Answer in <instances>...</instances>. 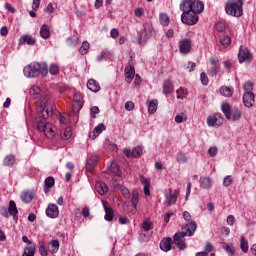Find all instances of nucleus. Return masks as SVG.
<instances>
[{"label": "nucleus", "instance_id": "36", "mask_svg": "<svg viewBox=\"0 0 256 256\" xmlns=\"http://www.w3.org/2000/svg\"><path fill=\"white\" fill-rule=\"evenodd\" d=\"M240 249L243 253H247V251H249V242L245 239V236L241 237Z\"/></svg>", "mask_w": 256, "mask_h": 256}, {"label": "nucleus", "instance_id": "5", "mask_svg": "<svg viewBox=\"0 0 256 256\" xmlns=\"http://www.w3.org/2000/svg\"><path fill=\"white\" fill-rule=\"evenodd\" d=\"M185 9H188L189 11L194 12V14L199 15V13H203L205 4L199 0H194L193 2L183 0L180 4V11H185Z\"/></svg>", "mask_w": 256, "mask_h": 256}, {"label": "nucleus", "instance_id": "60", "mask_svg": "<svg viewBox=\"0 0 256 256\" xmlns=\"http://www.w3.org/2000/svg\"><path fill=\"white\" fill-rule=\"evenodd\" d=\"M220 233L222 235H225L226 237H228V235L231 233V229L229 227H225L223 226L221 229H220Z\"/></svg>", "mask_w": 256, "mask_h": 256}, {"label": "nucleus", "instance_id": "29", "mask_svg": "<svg viewBox=\"0 0 256 256\" xmlns=\"http://www.w3.org/2000/svg\"><path fill=\"white\" fill-rule=\"evenodd\" d=\"M148 104V113H150V115H153L157 112V106L159 105V101H157V99L154 100H148L147 101Z\"/></svg>", "mask_w": 256, "mask_h": 256}, {"label": "nucleus", "instance_id": "22", "mask_svg": "<svg viewBox=\"0 0 256 256\" xmlns=\"http://www.w3.org/2000/svg\"><path fill=\"white\" fill-rule=\"evenodd\" d=\"M221 111H222V113L225 115V118H226L228 121H231L232 112H231V104H229V102H223V103H222V105H221Z\"/></svg>", "mask_w": 256, "mask_h": 256}, {"label": "nucleus", "instance_id": "32", "mask_svg": "<svg viewBox=\"0 0 256 256\" xmlns=\"http://www.w3.org/2000/svg\"><path fill=\"white\" fill-rule=\"evenodd\" d=\"M3 164L5 167H13L15 165V156L13 154L7 155L3 160Z\"/></svg>", "mask_w": 256, "mask_h": 256}, {"label": "nucleus", "instance_id": "9", "mask_svg": "<svg viewBox=\"0 0 256 256\" xmlns=\"http://www.w3.org/2000/svg\"><path fill=\"white\" fill-rule=\"evenodd\" d=\"M224 121L225 118H223V115L221 113H216L213 116H208L207 125L208 127H221Z\"/></svg>", "mask_w": 256, "mask_h": 256}, {"label": "nucleus", "instance_id": "28", "mask_svg": "<svg viewBox=\"0 0 256 256\" xmlns=\"http://www.w3.org/2000/svg\"><path fill=\"white\" fill-rule=\"evenodd\" d=\"M40 37H42V39H49V37H51V30L49 28V25L43 24L41 26Z\"/></svg>", "mask_w": 256, "mask_h": 256}, {"label": "nucleus", "instance_id": "61", "mask_svg": "<svg viewBox=\"0 0 256 256\" xmlns=\"http://www.w3.org/2000/svg\"><path fill=\"white\" fill-rule=\"evenodd\" d=\"M102 55H104L105 59H111V57H113V52L109 51L108 49H104L102 51Z\"/></svg>", "mask_w": 256, "mask_h": 256}, {"label": "nucleus", "instance_id": "6", "mask_svg": "<svg viewBox=\"0 0 256 256\" xmlns=\"http://www.w3.org/2000/svg\"><path fill=\"white\" fill-rule=\"evenodd\" d=\"M37 127H38V130L41 133H44V135L48 139H53V137H55V127L53 126V124L39 120L37 122Z\"/></svg>", "mask_w": 256, "mask_h": 256}, {"label": "nucleus", "instance_id": "7", "mask_svg": "<svg viewBox=\"0 0 256 256\" xmlns=\"http://www.w3.org/2000/svg\"><path fill=\"white\" fill-rule=\"evenodd\" d=\"M181 21L184 25H195L199 21V16L189 9L181 10Z\"/></svg>", "mask_w": 256, "mask_h": 256}, {"label": "nucleus", "instance_id": "10", "mask_svg": "<svg viewBox=\"0 0 256 256\" xmlns=\"http://www.w3.org/2000/svg\"><path fill=\"white\" fill-rule=\"evenodd\" d=\"M22 241L23 243H27V246L24 247V252L22 256H35V251H36L35 243L31 242V240H29L27 236H23Z\"/></svg>", "mask_w": 256, "mask_h": 256}, {"label": "nucleus", "instance_id": "52", "mask_svg": "<svg viewBox=\"0 0 256 256\" xmlns=\"http://www.w3.org/2000/svg\"><path fill=\"white\" fill-rule=\"evenodd\" d=\"M77 43H79V39L75 36H72V37L67 39V44L70 47H76Z\"/></svg>", "mask_w": 256, "mask_h": 256}, {"label": "nucleus", "instance_id": "35", "mask_svg": "<svg viewBox=\"0 0 256 256\" xmlns=\"http://www.w3.org/2000/svg\"><path fill=\"white\" fill-rule=\"evenodd\" d=\"M219 71H221V66H212L207 69L209 77H217Z\"/></svg>", "mask_w": 256, "mask_h": 256}, {"label": "nucleus", "instance_id": "47", "mask_svg": "<svg viewBox=\"0 0 256 256\" xmlns=\"http://www.w3.org/2000/svg\"><path fill=\"white\" fill-rule=\"evenodd\" d=\"M143 153V149L141 148V146H136L133 150H132V157H134L135 159L141 157V154Z\"/></svg>", "mask_w": 256, "mask_h": 256}, {"label": "nucleus", "instance_id": "1", "mask_svg": "<svg viewBox=\"0 0 256 256\" xmlns=\"http://www.w3.org/2000/svg\"><path fill=\"white\" fill-rule=\"evenodd\" d=\"M30 95L32 97L35 96L33 99L35 101L38 119L47 121L53 115V105L49 102V96H47V93L41 92V88L38 86L31 87Z\"/></svg>", "mask_w": 256, "mask_h": 256}, {"label": "nucleus", "instance_id": "63", "mask_svg": "<svg viewBox=\"0 0 256 256\" xmlns=\"http://www.w3.org/2000/svg\"><path fill=\"white\" fill-rule=\"evenodd\" d=\"M217 147H210L208 150V154L210 155V157H215L217 155Z\"/></svg>", "mask_w": 256, "mask_h": 256}, {"label": "nucleus", "instance_id": "64", "mask_svg": "<svg viewBox=\"0 0 256 256\" xmlns=\"http://www.w3.org/2000/svg\"><path fill=\"white\" fill-rule=\"evenodd\" d=\"M110 36L112 37V39H117V37H119V30H117L116 28L111 29Z\"/></svg>", "mask_w": 256, "mask_h": 256}, {"label": "nucleus", "instance_id": "15", "mask_svg": "<svg viewBox=\"0 0 256 256\" xmlns=\"http://www.w3.org/2000/svg\"><path fill=\"white\" fill-rule=\"evenodd\" d=\"M149 39H151V29L149 27L144 28L139 34L138 43L139 45H145Z\"/></svg>", "mask_w": 256, "mask_h": 256}, {"label": "nucleus", "instance_id": "3", "mask_svg": "<svg viewBox=\"0 0 256 256\" xmlns=\"http://www.w3.org/2000/svg\"><path fill=\"white\" fill-rule=\"evenodd\" d=\"M23 73L25 77H28L29 79L39 77L40 75H42V77H47L49 74V67L45 62H33L24 67Z\"/></svg>", "mask_w": 256, "mask_h": 256}, {"label": "nucleus", "instance_id": "51", "mask_svg": "<svg viewBox=\"0 0 256 256\" xmlns=\"http://www.w3.org/2000/svg\"><path fill=\"white\" fill-rule=\"evenodd\" d=\"M142 229L144 231H151V229H153V223L149 220H144L142 223Z\"/></svg>", "mask_w": 256, "mask_h": 256}, {"label": "nucleus", "instance_id": "27", "mask_svg": "<svg viewBox=\"0 0 256 256\" xmlns=\"http://www.w3.org/2000/svg\"><path fill=\"white\" fill-rule=\"evenodd\" d=\"M87 87L90 91H93V93H97L101 90V86L99 85V82L96 80L90 79L87 83Z\"/></svg>", "mask_w": 256, "mask_h": 256}, {"label": "nucleus", "instance_id": "55", "mask_svg": "<svg viewBox=\"0 0 256 256\" xmlns=\"http://www.w3.org/2000/svg\"><path fill=\"white\" fill-rule=\"evenodd\" d=\"M140 182L142 183V185H144V187L151 186V180L143 175L140 176Z\"/></svg>", "mask_w": 256, "mask_h": 256}, {"label": "nucleus", "instance_id": "31", "mask_svg": "<svg viewBox=\"0 0 256 256\" xmlns=\"http://www.w3.org/2000/svg\"><path fill=\"white\" fill-rule=\"evenodd\" d=\"M220 95H223V97H233V88L222 86L220 88Z\"/></svg>", "mask_w": 256, "mask_h": 256}, {"label": "nucleus", "instance_id": "17", "mask_svg": "<svg viewBox=\"0 0 256 256\" xmlns=\"http://www.w3.org/2000/svg\"><path fill=\"white\" fill-rule=\"evenodd\" d=\"M124 72H125L126 81L128 83H131V81H133V79L135 77V67L133 66V64L129 63L125 67Z\"/></svg>", "mask_w": 256, "mask_h": 256}, {"label": "nucleus", "instance_id": "23", "mask_svg": "<svg viewBox=\"0 0 256 256\" xmlns=\"http://www.w3.org/2000/svg\"><path fill=\"white\" fill-rule=\"evenodd\" d=\"M200 187L201 189H211V186L213 185V180L209 177L202 176L199 179Z\"/></svg>", "mask_w": 256, "mask_h": 256}, {"label": "nucleus", "instance_id": "18", "mask_svg": "<svg viewBox=\"0 0 256 256\" xmlns=\"http://www.w3.org/2000/svg\"><path fill=\"white\" fill-rule=\"evenodd\" d=\"M243 103H244V107H247L248 109L253 107V105L255 103V94H253V93H244Z\"/></svg>", "mask_w": 256, "mask_h": 256}, {"label": "nucleus", "instance_id": "45", "mask_svg": "<svg viewBox=\"0 0 256 256\" xmlns=\"http://www.w3.org/2000/svg\"><path fill=\"white\" fill-rule=\"evenodd\" d=\"M242 89L245 93H253V82L251 81L246 82L243 85Z\"/></svg>", "mask_w": 256, "mask_h": 256}, {"label": "nucleus", "instance_id": "12", "mask_svg": "<svg viewBox=\"0 0 256 256\" xmlns=\"http://www.w3.org/2000/svg\"><path fill=\"white\" fill-rule=\"evenodd\" d=\"M83 109V95L81 93L76 92L74 94V99L72 103V111L73 113H79Z\"/></svg>", "mask_w": 256, "mask_h": 256}, {"label": "nucleus", "instance_id": "54", "mask_svg": "<svg viewBox=\"0 0 256 256\" xmlns=\"http://www.w3.org/2000/svg\"><path fill=\"white\" fill-rule=\"evenodd\" d=\"M200 81L202 85H209V77H207V74L205 72H202L200 74Z\"/></svg>", "mask_w": 256, "mask_h": 256}, {"label": "nucleus", "instance_id": "44", "mask_svg": "<svg viewBox=\"0 0 256 256\" xmlns=\"http://www.w3.org/2000/svg\"><path fill=\"white\" fill-rule=\"evenodd\" d=\"M176 161L178 163H187V155H185L183 152H178L176 154Z\"/></svg>", "mask_w": 256, "mask_h": 256}, {"label": "nucleus", "instance_id": "53", "mask_svg": "<svg viewBox=\"0 0 256 256\" xmlns=\"http://www.w3.org/2000/svg\"><path fill=\"white\" fill-rule=\"evenodd\" d=\"M223 249H225V251L230 255H233L235 253V247L233 245L224 243Z\"/></svg>", "mask_w": 256, "mask_h": 256}, {"label": "nucleus", "instance_id": "41", "mask_svg": "<svg viewBox=\"0 0 256 256\" xmlns=\"http://www.w3.org/2000/svg\"><path fill=\"white\" fill-rule=\"evenodd\" d=\"M160 23L163 27H167L169 25V16L165 13H160L159 15Z\"/></svg>", "mask_w": 256, "mask_h": 256}, {"label": "nucleus", "instance_id": "49", "mask_svg": "<svg viewBox=\"0 0 256 256\" xmlns=\"http://www.w3.org/2000/svg\"><path fill=\"white\" fill-rule=\"evenodd\" d=\"M39 253H40L41 256H47L48 255L47 248L45 247V242L44 241L39 242Z\"/></svg>", "mask_w": 256, "mask_h": 256}, {"label": "nucleus", "instance_id": "50", "mask_svg": "<svg viewBox=\"0 0 256 256\" xmlns=\"http://www.w3.org/2000/svg\"><path fill=\"white\" fill-rule=\"evenodd\" d=\"M220 43L222 47H229L231 45V37L224 36L220 39Z\"/></svg>", "mask_w": 256, "mask_h": 256}, {"label": "nucleus", "instance_id": "30", "mask_svg": "<svg viewBox=\"0 0 256 256\" xmlns=\"http://www.w3.org/2000/svg\"><path fill=\"white\" fill-rule=\"evenodd\" d=\"M173 92V82L171 80H165L163 83V94L169 95V93Z\"/></svg>", "mask_w": 256, "mask_h": 256}, {"label": "nucleus", "instance_id": "48", "mask_svg": "<svg viewBox=\"0 0 256 256\" xmlns=\"http://www.w3.org/2000/svg\"><path fill=\"white\" fill-rule=\"evenodd\" d=\"M44 185L45 187H47L48 189H51V187H53L55 185V178L49 176L45 179L44 181Z\"/></svg>", "mask_w": 256, "mask_h": 256}, {"label": "nucleus", "instance_id": "24", "mask_svg": "<svg viewBox=\"0 0 256 256\" xmlns=\"http://www.w3.org/2000/svg\"><path fill=\"white\" fill-rule=\"evenodd\" d=\"M8 213L13 217V219H18L17 215L19 210H17V204L13 200L9 202Z\"/></svg>", "mask_w": 256, "mask_h": 256}, {"label": "nucleus", "instance_id": "56", "mask_svg": "<svg viewBox=\"0 0 256 256\" xmlns=\"http://www.w3.org/2000/svg\"><path fill=\"white\" fill-rule=\"evenodd\" d=\"M99 113H100V110H99L98 106H94V107L91 108V117H92V119H96L97 115H99Z\"/></svg>", "mask_w": 256, "mask_h": 256}, {"label": "nucleus", "instance_id": "8", "mask_svg": "<svg viewBox=\"0 0 256 256\" xmlns=\"http://www.w3.org/2000/svg\"><path fill=\"white\" fill-rule=\"evenodd\" d=\"M238 61L239 63H251L253 61V54L249 51V48L245 46H240L239 52H238Z\"/></svg>", "mask_w": 256, "mask_h": 256}, {"label": "nucleus", "instance_id": "14", "mask_svg": "<svg viewBox=\"0 0 256 256\" xmlns=\"http://www.w3.org/2000/svg\"><path fill=\"white\" fill-rule=\"evenodd\" d=\"M46 215L50 219H57L59 217V207L57 204L50 203L46 208Z\"/></svg>", "mask_w": 256, "mask_h": 256}, {"label": "nucleus", "instance_id": "62", "mask_svg": "<svg viewBox=\"0 0 256 256\" xmlns=\"http://www.w3.org/2000/svg\"><path fill=\"white\" fill-rule=\"evenodd\" d=\"M226 221H227V224L230 225V227L235 225V216L228 215Z\"/></svg>", "mask_w": 256, "mask_h": 256}, {"label": "nucleus", "instance_id": "40", "mask_svg": "<svg viewBox=\"0 0 256 256\" xmlns=\"http://www.w3.org/2000/svg\"><path fill=\"white\" fill-rule=\"evenodd\" d=\"M239 119H241V110H239V108H236L232 110L230 121H239Z\"/></svg>", "mask_w": 256, "mask_h": 256}, {"label": "nucleus", "instance_id": "4", "mask_svg": "<svg viewBox=\"0 0 256 256\" xmlns=\"http://www.w3.org/2000/svg\"><path fill=\"white\" fill-rule=\"evenodd\" d=\"M225 12L232 17H241L243 15V0H228Z\"/></svg>", "mask_w": 256, "mask_h": 256}, {"label": "nucleus", "instance_id": "59", "mask_svg": "<svg viewBox=\"0 0 256 256\" xmlns=\"http://www.w3.org/2000/svg\"><path fill=\"white\" fill-rule=\"evenodd\" d=\"M0 215H2V217H9V210L7 209V207H0Z\"/></svg>", "mask_w": 256, "mask_h": 256}, {"label": "nucleus", "instance_id": "19", "mask_svg": "<svg viewBox=\"0 0 256 256\" xmlns=\"http://www.w3.org/2000/svg\"><path fill=\"white\" fill-rule=\"evenodd\" d=\"M99 158L97 156L90 157L86 162V171L87 173H93V169L97 167Z\"/></svg>", "mask_w": 256, "mask_h": 256}, {"label": "nucleus", "instance_id": "16", "mask_svg": "<svg viewBox=\"0 0 256 256\" xmlns=\"http://www.w3.org/2000/svg\"><path fill=\"white\" fill-rule=\"evenodd\" d=\"M102 205L105 211L104 219L106 221H113V217H115V213L113 211V208H111V205L107 203V201L102 200Z\"/></svg>", "mask_w": 256, "mask_h": 256}, {"label": "nucleus", "instance_id": "2", "mask_svg": "<svg viewBox=\"0 0 256 256\" xmlns=\"http://www.w3.org/2000/svg\"><path fill=\"white\" fill-rule=\"evenodd\" d=\"M197 231V223L195 221H191L182 227L181 232H177L174 236V244L178 247V249H186L187 244H185V237H192Z\"/></svg>", "mask_w": 256, "mask_h": 256}, {"label": "nucleus", "instance_id": "13", "mask_svg": "<svg viewBox=\"0 0 256 256\" xmlns=\"http://www.w3.org/2000/svg\"><path fill=\"white\" fill-rule=\"evenodd\" d=\"M179 51L182 55H189L191 53V39L186 38L179 42Z\"/></svg>", "mask_w": 256, "mask_h": 256}, {"label": "nucleus", "instance_id": "11", "mask_svg": "<svg viewBox=\"0 0 256 256\" xmlns=\"http://www.w3.org/2000/svg\"><path fill=\"white\" fill-rule=\"evenodd\" d=\"M177 190L173 191L171 189L165 190L164 192V197H165V202L164 205L166 207H171V205H175L177 203Z\"/></svg>", "mask_w": 256, "mask_h": 256}, {"label": "nucleus", "instance_id": "25", "mask_svg": "<svg viewBox=\"0 0 256 256\" xmlns=\"http://www.w3.org/2000/svg\"><path fill=\"white\" fill-rule=\"evenodd\" d=\"M95 189L99 195H105L109 191L107 184L103 181L96 182Z\"/></svg>", "mask_w": 256, "mask_h": 256}, {"label": "nucleus", "instance_id": "42", "mask_svg": "<svg viewBox=\"0 0 256 256\" xmlns=\"http://www.w3.org/2000/svg\"><path fill=\"white\" fill-rule=\"evenodd\" d=\"M91 47V45L89 44V42H83L82 46L79 49V52L82 55H87L89 53V48Z\"/></svg>", "mask_w": 256, "mask_h": 256}, {"label": "nucleus", "instance_id": "34", "mask_svg": "<svg viewBox=\"0 0 256 256\" xmlns=\"http://www.w3.org/2000/svg\"><path fill=\"white\" fill-rule=\"evenodd\" d=\"M50 248L49 251L53 254V253H57L59 251V240H51L49 242Z\"/></svg>", "mask_w": 256, "mask_h": 256}, {"label": "nucleus", "instance_id": "57", "mask_svg": "<svg viewBox=\"0 0 256 256\" xmlns=\"http://www.w3.org/2000/svg\"><path fill=\"white\" fill-rule=\"evenodd\" d=\"M233 183V178L231 176H226L223 180V186L224 187H230V185Z\"/></svg>", "mask_w": 256, "mask_h": 256}, {"label": "nucleus", "instance_id": "21", "mask_svg": "<svg viewBox=\"0 0 256 256\" xmlns=\"http://www.w3.org/2000/svg\"><path fill=\"white\" fill-rule=\"evenodd\" d=\"M173 243V239L171 238H163L160 242V249L161 251H164L167 253L168 251H171V244Z\"/></svg>", "mask_w": 256, "mask_h": 256}, {"label": "nucleus", "instance_id": "58", "mask_svg": "<svg viewBox=\"0 0 256 256\" xmlns=\"http://www.w3.org/2000/svg\"><path fill=\"white\" fill-rule=\"evenodd\" d=\"M125 109L126 111H133L135 109V103L128 101L125 103Z\"/></svg>", "mask_w": 256, "mask_h": 256}, {"label": "nucleus", "instance_id": "33", "mask_svg": "<svg viewBox=\"0 0 256 256\" xmlns=\"http://www.w3.org/2000/svg\"><path fill=\"white\" fill-rule=\"evenodd\" d=\"M109 169H110L111 173H113L117 177H121V175H123V173L121 172V169L119 168V165H117V163H115V162L111 163Z\"/></svg>", "mask_w": 256, "mask_h": 256}, {"label": "nucleus", "instance_id": "38", "mask_svg": "<svg viewBox=\"0 0 256 256\" xmlns=\"http://www.w3.org/2000/svg\"><path fill=\"white\" fill-rule=\"evenodd\" d=\"M137 203H139V192L137 190L132 191L131 204L134 209H137Z\"/></svg>", "mask_w": 256, "mask_h": 256}, {"label": "nucleus", "instance_id": "43", "mask_svg": "<svg viewBox=\"0 0 256 256\" xmlns=\"http://www.w3.org/2000/svg\"><path fill=\"white\" fill-rule=\"evenodd\" d=\"M50 75H59V65L52 63L49 66Z\"/></svg>", "mask_w": 256, "mask_h": 256}, {"label": "nucleus", "instance_id": "20", "mask_svg": "<svg viewBox=\"0 0 256 256\" xmlns=\"http://www.w3.org/2000/svg\"><path fill=\"white\" fill-rule=\"evenodd\" d=\"M105 129H107L105 124H103V123L98 124L93 129L92 133H90V139H97V137H99V135H101L103 133V131H105Z\"/></svg>", "mask_w": 256, "mask_h": 256}, {"label": "nucleus", "instance_id": "39", "mask_svg": "<svg viewBox=\"0 0 256 256\" xmlns=\"http://www.w3.org/2000/svg\"><path fill=\"white\" fill-rule=\"evenodd\" d=\"M20 41L22 43H26L27 45H35V38L29 36V35H24L20 38Z\"/></svg>", "mask_w": 256, "mask_h": 256}, {"label": "nucleus", "instance_id": "37", "mask_svg": "<svg viewBox=\"0 0 256 256\" xmlns=\"http://www.w3.org/2000/svg\"><path fill=\"white\" fill-rule=\"evenodd\" d=\"M71 135H73L71 127H67L66 129H64L63 132H61L60 137L61 139H64L65 141H67L71 139Z\"/></svg>", "mask_w": 256, "mask_h": 256}, {"label": "nucleus", "instance_id": "46", "mask_svg": "<svg viewBox=\"0 0 256 256\" xmlns=\"http://www.w3.org/2000/svg\"><path fill=\"white\" fill-rule=\"evenodd\" d=\"M175 123H185L187 121V115L185 113H181L175 116Z\"/></svg>", "mask_w": 256, "mask_h": 256}, {"label": "nucleus", "instance_id": "26", "mask_svg": "<svg viewBox=\"0 0 256 256\" xmlns=\"http://www.w3.org/2000/svg\"><path fill=\"white\" fill-rule=\"evenodd\" d=\"M23 203H31L35 199V193L30 191H24L20 195Z\"/></svg>", "mask_w": 256, "mask_h": 256}]
</instances>
